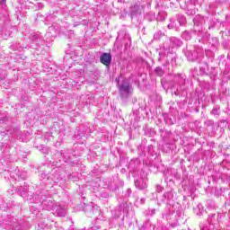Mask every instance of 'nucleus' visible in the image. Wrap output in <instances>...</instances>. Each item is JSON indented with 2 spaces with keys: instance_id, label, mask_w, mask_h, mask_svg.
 <instances>
[{
  "instance_id": "obj_1",
  "label": "nucleus",
  "mask_w": 230,
  "mask_h": 230,
  "mask_svg": "<svg viewBox=\"0 0 230 230\" xmlns=\"http://www.w3.org/2000/svg\"><path fill=\"white\" fill-rule=\"evenodd\" d=\"M182 46V40L177 37L170 38V46L166 43L159 51V62H165V64H171L173 66L175 60H177V54L173 53V48H181Z\"/></svg>"
},
{
  "instance_id": "obj_2",
  "label": "nucleus",
  "mask_w": 230,
  "mask_h": 230,
  "mask_svg": "<svg viewBox=\"0 0 230 230\" xmlns=\"http://www.w3.org/2000/svg\"><path fill=\"white\" fill-rule=\"evenodd\" d=\"M118 89L121 100H127V98H130V96H132V93H134L132 84L130 83V80L127 78L118 82Z\"/></svg>"
},
{
  "instance_id": "obj_3",
  "label": "nucleus",
  "mask_w": 230,
  "mask_h": 230,
  "mask_svg": "<svg viewBox=\"0 0 230 230\" xmlns=\"http://www.w3.org/2000/svg\"><path fill=\"white\" fill-rule=\"evenodd\" d=\"M143 6L139 2L135 3L130 7V17L132 22L135 24V26H141V23L143 22Z\"/></svg>"
},
{
  "instance_id": "obj_4",
  "label": "nucleus",
  "mask_w": 230,
  "mask_h": 230,
  "mask_svg": "<svg viewBox=\"0 0 230 230\" xmlns=\"http://www.w3.org/2000/svg\"><path fill=\"white\" fill-rule=\"evenodd\" d=\"M194 22V33H197V35H199L200 37H203V39H208L209 37V33L205 32L204 34V30L202 29V24L206 22V20H204L203 16L200 14H198L194 17L193 19Z\"/></svg>"
},
{
  "instance_id": "obj_5",
  "label": "nucleus",
  "mask_w": 230,
  "mask_h": 230,
  "mask_svg": "<svg viewBox=\"0 0 230 230\" xmlns=\"http://www.w3.org/2000/svg\"><path fill=\"white\" fill-rule=\"evenodd\" d=\"M180 7L186 11L187 15H195V4L199 0H177Z\"/></svg>"
},
{
  "instance_id": "obj_6",
  "label": "nucleus",
  "mask_w": 230,
  "mask_h": 230,
  "mask_svg": "<svg viewBox=\"0 0 230 230\" xmlns=\"http://www.w3.org/2000/svg\"><path fill=\"white\" fill-rule=\"evenodd\" d=\"M185 57H187L188 60L190 62H195L198 58L204 57V49L198 47L195 50H187Z\"/></svg>"
},
{
  "instance_id": "obj_7",
  "label": "nucleus",
  "mask_w": 230,
  "mask_h": 230,
  "mask_svg": "<svg viewBox=\"0 0 230 230\" xmlns=\"http://www.w3.org/2000/svg\"><path fill=\"white\" fill-rule=\"evenodd\" d=\"M117 39L122 41V44H124L126 49L130 48V45L132 44V39L130 38V34L127 32V29L123 28L121 31H119L118 32Z\"/></svg>"
},
{
  "instance_id": "obj_8",
  "label": "nucleus",
  "mask_w": 230,
  "mask_h": 230,
  "mask_svg": "<svg viewBox=\"0 0 230 230\" xmlns=\"http://www.w3.org/2000/svg\"><path fill=\"white\" fill-rule=\"evenodd\" d=\"M174 80H177L179 87L176 88V92L174 94L179 96L181 94V91H185L184 84H186V75H182L181 74H177L174 75Z\"/></svg>"
},
{
  "instance_id": "obj_9",
  "label": "nucleus",
  "mask_w": 230,
  "mask_h": 230,
  "mask_svg": "<svg viewBox=\"0 0 230 230\" xmlns=\"http://www.w3.org/2000/svg\"><path fill=\"white\" fill-rule=\"evenodd\" d=\"M181 215L182 211L181 210L167 212L165 214H163V218H165L166 220H179Z\"/></svg>"
},
{
  "instance_id": "obj_10",
  "label": "nucleus",
  "mask_w": 230,
  "mask_h": 230,
  "mask_svg": "<svg viewBox=\"0 0 230 230\" xmlns=\"http://www.w3.org/2000/svg\"><path fill=\"white\" fill-rule=\"evenodd\" d=\"M221 216L219 214H210L208 215V217L207 219V222L208 225L212 226L215 227L217 224L220 222Z\"/></svg>"
},
{
  "instance_id": "obj_11",
  "label": "nucleus",
  "mask_w": 230,
  "mask_h": 230,
  "mask_svg": "<svg viewBox=\"0 0 230 230\" xmlns=\"http://www.w3.org/2000/svg\"><path fill=\"white\" fill-rule=\"evenodd\" d=\"M161 202H165L167 206H172V202H173V191H167L164 193L163 199H160Z\"/></svg>"
},
{
  "instance_id": "obj_12",
  "label": "nucleus",
  "mask_w": 230,
  "mask_h": 230,
  "mask_svg": "<svg viewBox=\"0 0 230 230\" xmlns=\"http://www.w3.org/2000/svg\"><path fill=\"white\" fill-rule=\"evenodd\" d=\"M100 60L101 63L103 64V66H110L112 60V56L111 55V53H103L101 56Z\"/></svg>"
},
{
  "instance_id": "obj_13",
  "label": "nucleus",
  "mask_w": 230,
  "mask_h": 230,
  "mask_svg": "<svg viewBox=\"0 0 230 230\" xmlns=\"http://www.w3.org/2000/svg\"><path fill=\"white\" fill-rule=\"evenodd\" d=\"M135 186L138 190H145L147 187L146 180L139 178L138 180L135 181Z\"/></svg>"
},
{
  "instance_id": "obj_14",
  "label": "nucleus",
  "mask_w": 230,
  "mask_h": 230,
  "mask_svg": "<svg viewBox=\"0 0 230 230\" xmlns=\"http://www.w3.org/2000/svg\"><path fill=\"white\" fill-rule=\"evenodd\" d=\"M179 22H177V19L174 17L170 19V23L167 25V28L169 30H179Z\"/></svg>"
},
{
  "instance_id": "obj_15",
  "label": "nucleus",
  "mask_w": 230,
  "mask_h": 230,
  "mask_svg": "<svg viewBox=\"0 0 230 230\" xmlns=\"http://www.w3.org/2000/svg\"><path fill=\"white\" fill-rule=\"evenodd\" d=\"M174 17L176 18L179 26H186L187 21L186 16H184V14L178 13Z\"/></svg>"
},
{
  "instance_id": "obj_16",
  "label": "nucleus",
  "mask_w": 230,
  "mask_h": 230,
  "mask_svg": "<svg viewBox=\"0 0 230 230\" xmlns=\"http://www.w3.org/2000/svg\"><path fill=\"white\" fill-rule=\"evenodd\" d=\"M130 209V203H121L119 207V210L122 211V213H128V210Z\"/></svg>"
},
{
  "instance_id": "obj_17",
  "label": "nucleus",
  "mask_w": 230,
  "mask_h": 230,
  "mask_svg": "<svg viewBox=\"0 0 230 230\" xmlns=\"http://www.w3.org/2000/svg\"><path fill=\"white\" fill-rule=\"evenodd\" d=\"M181 39L184 40H191V31H184L181 33Z\"/></svg>"
},
{
  "instance_id": "obj_18",
  "label": "nucleus",
  "mask_w": 230,
  "mask_h": 230,
  "mask_svg": "<svg viewBox=\"0 0 230 230\" xmlns=\"http://www.w3.org/2000/svg\"><path fill=\"white\" fill-rule=\"evenodd\" d=\"M172 134V132L164 129H160V136L163 139V141H166V137H168Z\"/></svg>"
},
{
  "instance_id": "obj_19",
  "label": "nucleus",
  "mask_w": 230,
  "mask_h": 230,
  "mask_svg": "<svg viewBox=\"0 0 230 230\" xmlns=\"http://www.w3.org/2000/svg\"><path fill=\"white\" fill-rule=\"evenodd\" d=\"M163 37H164V32L158 31L154 34V40L159 41Z\"/></svg>"
},
{
  "instance_id": "obj_20",
  "label": "nucleus",
  "mask_w": 230,
  "mask_h": 230,
  "mask_svg": "<svg viewBox=\"0 0 230 230\" xmlns=\"http://www.w3.org/2000/svg\"><path fill=\"white\" fill-rule=\"evenodd\" d=\"M208 63H204V66L199 67V75H201V76L208 75Z\"/></svg>"
},
{
  "instance_id": "obj_21",
  "label": "nucleus",
  "mask_w": 230,
  "mask_h": 230,
  "mask_svg": "<svg viewBox=\"0 0 230 230\" xmlns=\"http://www.w3.org/2000/svg\"><path fill=\"white\" fill-rule=\"evenodd\" d=\"M196 215L199 216L204 215V207L201 204H199L195 208Z\"/></svg>"
},
{
  "instance_id": "obj_22",
  "label": "nucleus",
  "mask_w": 230,
  "mask_h": 230,
  "mask_svg": "<svg viewBox=\"0 0 230 230\" xmlns=\"http://www.w3.org/2000/svg\"><path fill=\"white\" fill-rule=\"evenodd\" d=\"M200 230H214L215 226H212V225H204V224H200L199 225Z\"/></svg>"
},
{
  "instance_id": "obj_23",
  "label": "nucleus",
  "mask_w": 230,
  "mask_h": 230,
  "mask_svg": "<svg viewBox=\"0 0 230 230\" xmlns=\"http://www.w3.org/2000/svg\"><path fill=\"white\" fill-rule=\"evenodd\" d=\"M135 164H139V162L137 160H132L129 163L128 169L130 170V172H132V170H136V166H134Z\"/></svg>"
},
{
  "instance_id": "obj_24",
  "label": "nucleus",
  "mask_w": 230,
  "mask_h": 230,
  "mask_svg": "<svg viewBox=\"0 0 230 230\" xmlns=\"http://www.w3.org/2000/svg\"><path fill=\"white\" fill-rule=\"evenodd\" d=\"M155 75H157V76H163L164 75V70H163V68H161L160 66H157L155 69Z\"/></svg>"
},
{
  "instance_id": "obj_25",
  "label": "nucleus",
  "mask_w": 230,
  "mask_h": 230,
  "mask_svg": "<svg viewBox=\"0 0 230 230\" xmlns=\"http://www.w3.org/2000/svg\"><path fill=\"white\" fill-rule=\"evenodd\" d=\"M127 13V5L124 4L123 10L119 13V19H125Z\"/></svg>"
},
{
  "instance_id": "obj_26",
  "label": "nucleus",
  "mask_w": 230,
  "mask_h": 230,
  "mask_svg": "<svg viewBox=\"0 0 230 230\" xmlns=\"http://www.w3.org/2000/svg\"><path fill=\"white\" fill-rule=\"evenodd\" d=\"M145 213L147 217H154L155 215V208H148Z\"/></svg>"
},
{
  "instance_id": "obj_27",
  "label": "nucleus",
  "mask_w": 230,
  "mask_h": 230,
  "mask_svg": "<svg viewBox=\"0 0 230 230\" xmlns=\"http://www.w3.org/2000/svg\"><path fill=\"white\" fill-rule=\"evenodd\" d=\"M205 127H207V128L215 127V121L211 119L205 121Z\"/></svg>"
},
{
  "instance_id": "obj_28",
  "label": "nucleus",
  "mask_w": 230,
  "mask_h": 230,
  "mask_svg": "<svg viewBox=\"0 0 230 230\" xmlns=\"http://www.w3.org/2000/svg\"><path fill=\"white\" fill-rule=\"evenodd\" d=\"M211 114L213 116H220V110L218 108H213Z\"/></svg>"
},
{
  "instance_id": "obj_29",
  "label": "nucleus",
  "mask_w": 230,
  "mask_h": 230,
  "mask_svg": "<svg viewBox=\"0 0 230 230\" xmlns=\"http://www.w3.org/2000/svg\"><path fill=\"white\" fill-rule=\"evenodd\" d=\"M146 19L151 22V21H154V19H155V16H154V14L147 13L146 16Z\"/></svg>"
},
{
  "instance_id": "obj_30",
  "label": "nucleus",
  "mask_w": 230,
  "mask_h": 230,
  "mask_svg": "<svg viewBox=\"0 0 230 230\" xmlns=\"http://www.w3.org/2000/svg\"><path fill=\"white\" fill-rule=\"evenodd\" d=\"M163 190H164V188H163V186L156 185V191H157V193H161V191H163Z\"/></svg>"
},
{
  "instance_id": "obj_31",
  "label": "nucleus",
  "mask_w": 230,
  "mask_h": 230,
  "mask_svg": "<svg viewBox=\"0 0 230 230\" xmlns=\"http://www.w3.org/2000/svg\"><path fill=\"white\" fill-rule=\"evenodd\" d=\"M212 28H215V22H210V24L208 25V30H211Z\"/></svg>"
},
{
  "instance_id": "obj_32",
  "label": "nucleus",
  "mask_w": 230,
  "mask_h": 230,
  "mask_svg": "<svg viewBox=\"0 0 230 230\" xmlns=\"http://www.w3.org/2000/svg\"><path fill=\"white\" fill-rule=\"evenodd\" d=\"M130 193H132V190L130 189H128V197H130Z\"/></svg>"
},
{
  "instance_id": "obj_33",
  "label": "nucleus",
  "mask_w": 230,
  "mask_h": 230,
  "mask_svg": "<svg viewBox=\"0 0 230 230\" xmlns=\"http://www.w3.org/2000/svg\"><path fill=\"white\" fill-rule=\"evenodd\" d=\"M140 202H141V204H144L145 203V199H141Z\"/></svg>"
},
{
  "instance_id": "obj_34",
  "label": "nucleus",
  "mask_w": 230,
  "mask_h": 230,
  "mask_svg": "<svg viewBox=\"0 0 230 230\" xmlns=\"http://www.w3.org/2000/svg\"><path fill=\"white\" fill-rule=\"evenodd\" d=\"M119 82H123V80H121V77L119 78V80H117V83H119Z\"/></svg>"
},
{
  "instance_id": "obj_35",
  "label": "nucleus",
  "mask_w": 230,
  "mask_h": 230,
  "mask_svg": "<svg viewBox=\"0 0 230 230\" xmlns=\"http://www.w3.org/2000/svg\"><path fill=\"white\" fill-rule=\"evenodd\" d=\"M125 0H118L119 3H123Z\"/></svg>"
},
{
  "instance_id": "obj_36",
  "label": "nucleus",
  "mask_w": 230,
  "mask_h": 230,
  "mask_svg": "<svg viewBox=\"0 0 230 230\" xmlns=\"http://www.w3.org/2000/svg\"><path fill=\"white\" fill-rule=\"evenodd\" d=\"M125 172V169H121V173H123Z\"/></svg>"
},
{
  "instance_id": "obj_37",
  "label": "nucleus",
  "mask_w": 230,
  "mask_h": 230,
  "mask_svg": "<svg viewBox=\"0 0 230 230\" xmlns=\"http://www.w3.org/2000/svg\"><path fill=\"white\" fill-rule=\"evenodd\" d=\"M119 182H120V186H123V181H120Z\"/></svg>"
},
{
  "instance_id": "obj_38",
  "label": "nucleus",
  "mask_w": 230,
  "mask_h": 230,
  "mask_svg": "<svg viewBox=\"0 0 230 230\" xmlns=\"http://www.w3.org/2000/svg\"><path fill=\"white\" fill-rule=\"evenodd\" d=\"M118 154H121V151L119 149L118 150Z\"/></svg>"
},
{
  "instance_id": "obj_39",
  "label": "nucleus",
  "mask_w": 230,
  "mask_h": 230,
  "mask_svg": "<svg viewBox=\"0 0 230 230\" xmlns=\"http://www.w3.org/2000/svg\"><path fill=\"white\" fill-rule=\"evenodd\" d=\"M2 1H4V3H6V0H2Z\"/></svg>"
},
{
  "instance_id": "obj_40",
  "label": "nucleus",
  "mask_w": 230,
  "mask_h": 230,
  "mask_svg": "<svg viewBox=\"0 0 230 230\" xmlns=\"http://www.w3.org/2000/svg\"><path fill=\"white\" fill-rule=\"evenodd\" d=\"M158 204H161V201L158 200Z\"/></svg>"
}]
</instances>
